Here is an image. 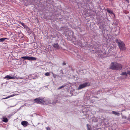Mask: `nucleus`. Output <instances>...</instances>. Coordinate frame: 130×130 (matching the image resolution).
Wrapping results in <instances>:
<instances>
[{
	"label": "nucleus",
	"mask_w": 130,
	"mask_h": 130,
	"mask_svg": "<svg viewBox=\"0 0 130 130\" xmlns=\"http://www.w3.org/2000/svg\"><path fill=\"white\" fill-rule=\"evenodd\" d=\"M122 68V66L120 64L116 62H112L111 63L109 68L114 70H121Z\"/></svg>",
	"instance_id": "1"
},
{
	"label": "nucleus",
	"mask_w": 130,
	"mask_h": 130,
	"mask_svg": "<svg viewBox=\"0 0 130 130\" xmlns=\"http://www.w3.org/2000/svg\"><path fill=\"white\" fill-rule=\"evenodd\" d=\"M90 85V83L89 82H86L80 85L77 89L79 90L87 87L89 86Z\"/></svg>",
	"instance_id": "2"
},
{
	"label": "nucleus",
	"mask_w": 130,
	"mask_h": 130,
	"mask_svg": "<svg viewBox=\"0 0 130 130\" xmlns=\"http://www.w3.org/2000/svg\"><path fill=\"white\" fill-rule=\"evenodd\" d=\"M21 58L24 59V60H35L37 59L36 58L34 57L26 56L22 57Z\"/></svg>",
	"instance_id": "3"
},
{
	"label": "nucleus",
	"mask_w": 130,
	"mask_h": 130,
	"mask_svg": "<svg viewBox=\"0 0 130 130\" xmlns=\"http://www.w3.org/2000/svg\"><path fill=\"white\" fill-rule=\"evenodd\" d=\"M34 101L37 103L43 104V98H39L35 99Z\"/></svg>",
	"instance_id": "4"
},
{
	"label": "nucleus",
	"mask_w": 130,
	"mask_h": 130,
	"mask_svg": "<svg viewBox=\"0 0 130 130\" xmlns=\"http://www.w3.org/2000/svg\"><path fill=\"white\" fill-rule=\"evenodd\" d=\"M118 45L120 49L122 50H125L126 48L124 44L122 42H119Z\"/></svg>",
	"instance_id": "5"
},
{
	"label": "nucleus",
	"mask_w": 130,
	"mask_h": 130,
	"mask_svg": "<svg viewBox=\"0 0 130 130\" xmlns=\"http://www.w3.org/2000/svg\"><path fill=\"white\" fill-rule=\"evenodd\" d=\"M51 102L50 100L47 99L45 100L43 98V104L46 105L51 104Z\"/></svg>",
	"instance_id": "6"
},
{
	"label": "nucleus",
	"mask_w": 130,
	"mask_h": 130,
	"mask_svg": "<svg viewBox=\"0 0 130 130\" xmlns=\"http://www.w3.org/2000/svg\"><path fill=\"white\" fill-rule=\"evenodd\" d=\"M28 124V122L26 121H22L21 122V124L24 127H26Z\"/></svg>",
	"instance_id": "7"
},
{
	"label": "nucleus",
	"mask_w": 130,
	"mask_h": 130,
	"mask_svg": "<svg viewBox=\"0 0 130 130\" xmlns=\"http://www.w3.org/2000/svg\"><path fill=\"white\" fill-rule=\"evenodd\" d=\"M129 72V71H127V72H123L121 73L120 75L122 76L124 75L126 76H127V74H128V73Z\"/></svg>",
	"instance_id": "8"
},
{
	"label": "nucleus",
	"mask_w": 130,
	"mask_h": 130,
	"mask_svg": "<svg viewBox=\"0 0 130 130\" xmlns=\"http://www.w3.org/2000/svg\"><path fill=\"white\" fill-rule=\"evenodd\" d=\"M4 79H14V77H11L9 75H7L4 77Z\"/></svg>",
	"instance_id": "9"
},
{
	"label": "nucleus",
	"mask_w": 130,
	"mask_h": 130,
	"mask_svg": "<svg viewBox=\"0 0 130 130\" xmlns=\"http://www.w3.org/2000/svg\"><path fill=\"white\" fill-rule=\"evenodd\" d=\"M2 119V121L5 123L7 122L8 121L7 119L5 117H3Z\"/></svg>",
	"instance_id": "10"
},
{
	"label": "nucleus",
	"mask_w": 130,
	"mask_h": 130,
	"mask_svg": "<svg viewBox=\"0 0 130 130\" xmlns=\"http://www.w3.org/2000/svg\"><path fill=\"white\" fill-rule=\"evenodd\" d=\"M107 11L109 13L112 14L114 16H115L111 10L107 9Z\"/></svg>",
	"instance_id": "11"
},
{
	"label": "nucleus",
	"mask_w": 130,
	"mask_h": 130,
	"mask_svg": "<svg viewBox=\"0 0 130 130\" xmlns=\"http://www.w3.org/2000/svg\"><path fill=\"white\" fill-rule=\"evenodd\" d=\"M112 112L113 113L116 115L119 116L120 115V113L118 112H117L115 111H112Z\"/></svg>",
	"instance_id": "12"
},
{
	"label": "nucleus",
	"mask_w": 130,
	"mask_h": 130,
	"mask_svg": "<svg viewBox=\"0 0 130 130\" xmlns=\"http://www.w3.org/2000/svg\"><path fill=\"white\" fill-rule=\"evenodd\" d=\"M8 39L6 38H1L0 39V42H2L4 41L6 39Z\"/></svg>",
	"instance_id": "13"
},
{
	"label": "nucleus",
	"mask_w": 130,
	"mask_h": 130,
	"mask_svg": "<svg viewBox=\"0 0 130 130\" xmlns=\"http://www.w3.org/2000/svg\"><path fill=\"white\" fill-rule=\"evenodd\" d=\"M45 75L46 76H48L50 75V73L48 72H47L45 73Z\"/></svg>",
	"instance_id": "14"
},
{
	"label": "nucleus",
	"mask_w": 130,
	"mask_h": 130,
	"mask_svg": "<svg viewBox=\"0 0 130 130\" xmlns=\"http://www.w3.org/2000/svg\"><path fill=\"white\" fill-rule=\"evenodd\" d=\"M32 75H29L28 76V79L30 80H31L32 79Z\"/></svg>",
	"instance_id": "15"
},
{
	"label": "nucleus",
	"mask_w": 130,
	"mask_h": 130,
	"mask_svg": "<svg viewBox=\"0 0 130 130\" xmlns=\"http://www.w3.org/2000/svg\"><path fill=\"white\" fill-rule=\"evenodd\" d=\"M20 23L24 27V28L26 26L25 24L23 23L20 22Z\"/></svg>",
	"instance_id": "16"
},
{
	"label": "nucleus",
	"mask_w": 130,
	"mask_h": 130,
	"mask_svg": "<svg viewBox=\"0 0 130 130\" xmlns=\"http://www.w3.org/2000/svg\"><path fill=\"white\" fill-rule=\"evenodd\" d=\"M53 46L54 47H57V44H55L54 45H53Z\"/></svg>",
	"instance_id": "17"
},
{
	"label": "nucleus",
	"mask_w": 130,
	"mask_h": 130,
	"mask_svg": "<svg viewBox=\"0 0 130 130\" xmlns=\"http://www.w3.org/2000/svg\"><path fill=\"white\" fill-rule=\"evenodd\" d=\"M46 128L47 130H51L50 127H46Z\"/></svg>",
	"instance_id": "18"
},
{
	"label": "nucleus",
	"mask_w": 130,
	"mask_h": 130,
	"mask_svg": "<svg viewBox=\"0 0 130 130\" xmlns=\"http://www.w3.org/2000/svg\"><path fill=\"white\" fill-rule=\"evenodd\" d=\"M13 96H14V95H10L9 96V98H10V97Z\"/></svg>",
	"instance_id": "19"
},
{
	"label": "nucleus",
	"mask_w": 130,
	"mask_h": 130,
	"mask_svg": "<svg viewBox=\"0 0 130 130\" xmlns=\"http://www.w3.org/2000/svg\"><path fill=\"white\" fill-rule=\"evenodd\" d=\"M9 98V96H8V97H6L5 98H4L3 99H8V98Z\"/></svg>",
	"instance_id": "20"
},
{
	"label": "nucleus",
	"mask_w": 130,
	"mask_h": 130,
	"mask_svg": "<svg viewBox=\"0 0 130 130\" xmlns=\"http://www.w3.org/2000/svg\"><path fill=\"white\" fill-rule=\"evenodd\" d=\"M64 87V86H61V87H60L58 89H61V88H63V87Z\"/></svg>",
	"instance_id": "21"
},
{
	"label": "nucleus",
	"mask_w": 130,
	"mask_h": 130,
	"mask_svg": "<svg viewBox=\"0 0 130 130\" xmlns=\"http://www.w3.org/2000/svg\"><path fill=\"white\" fill-rule=\"evenodd\" d=\"M66 63L64 62H63L62 63V65H66Z\"/></svg>",
	"instance_id": "22"
},
{
	"label": "nucleus",
	"mask_w": 130,
	"mask_h": 130,
	"mask_svg": "<svg viewBox=\"0 0 130 130\" xmlns=\"http://www.w3.org/2000/svg\"><path fill=\"white\" fill-rule=\"evenodd\" d=\"M87 127H88L87 130H90V129L88 127V125L87 124Z\"/></svg>",
	"instance_id": "23"
},
{
	"label": "nucleus",
	"mask_w": 130,
	"mask_h": 130,
	"mask_svg": "<svg viewBox=\"0 0 130 130\" xmlns=\"http://www.w3.org/2000/svg\"><path fill=\"white\" fill-rule=\"evenodd\" d=\"M14 79H19V78L17 77H14Z\"/></svg>",
	"instance_id": "24"
},
{
	"label": "nucleus",
	"mask_w": 130,
	"mask_h": 130,
	"mask_svg": "<svg viewBox=\"0 0 130 130\" xmlns=\"http://www.w3.org/2000/svg\"><path fill=\"white\" fill-rule=\"evenodd\" d=\"M19 79H23L24 78L23 77H19Z\"/></svg>",
	"instance_id": "25"
},
{
	"label": "nucleus",
	"mask_w": 130,
	"mask_h": 130,
	"mask_svg": "<svg viewBox=\"0 0 130 130\" xmlns=\"http://www.w3.org/2000/svg\"><path fill=\"white\" fill-rule=\"evenodd\" d=\"M126 1H127L128 3H129V0H125Z\"/></svg>",
	"instance_id": "26"
},
{
	"label": "nucleus",
	"mask_w": 130,
	"mask_h": 130,
	"mask_svg": "<svg viewBox=\"0 0 130 130\" xmlns=\"http://www.w3.org/2000/svg\"><path fill=\"white\" fill-rule=\"evenodd\" d=\"M128 74L130 75V71H129V72L128 73Z\"/></svg>",
	"instance_id": "27"
},
{
	"label": "nucleus",
	"mask_w": 130,
	"mask_h": 130,
	"mask_svg": "<svg viewBox=\"0 0 130 130\" xmlns=\"http://www.w3.org/2000/svg\"><path fill=\"white\" fill-rule=\"evenodd\" d=\"M32 79H36V78H32Z\"/></svg>",
	"instance_id": "28"
},
{
	"label": "nucleus",
	"mask_w": 130,
	"mask_h": 130,
	"mask_svg": "<svg viewBox=\"0 0 130 130\" xmlns=\"http://www.w3.org/2000/svg\"><path fill=\"white\" fill-rule=\"evenodd\" d=\"M60 71V72H61V73H62V71Z\"/></svg>",
	"instance_id": "29"
},
{
	"label": "nucleus",
	"mask_w": 130,
	"mask_h": 130,
	"mask_svg": "<svg viewBox=\"0 0 130 130\" xmlns=\"http://www.w3.org/2000/svg\"><path fill=\"white\" fill-rule=\"evenodd\" d=\"M14 106H11V107H14Z\"/></svg>",
	"instance_id": "30"
}]
</instances>
